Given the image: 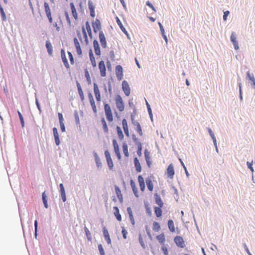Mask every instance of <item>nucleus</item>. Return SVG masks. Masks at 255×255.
<instances>
[{
  "label": "nucleus",
  "instance_id": "45",
  "mask_svg": "<svg viewBox=\"0 0 255 255\" xmlns=\"http://www.w3.org/2000/svg\"><path fill=\"white\" fill-rule=\"evenodd\" d=\"M53 136L54 138L55 143L57 146H58L60 144V137L58 132L54 133Z\"/></svg>",
  "mask_w": 255,
  "mask_h": 255
},
{
  "label": "nucleus",
  "instance_id": "42",
  "mask_svg": "<svg viewBox=\"0 0 255 255\" xmlns=\"http://www.w3.org/2000/svg\"><path fill=\"white\" fill-rule=\"evenodd\" d=\"M178 160L180 161V163L181 165H182V166L183 167V169L184 170V171H185V173L186 174V176L187 178L188 179H189V176H190V174L188 172V171L187 170V169L186 167L185 166L183 161H182V159L180 158V157L178 158Z\"/></svg>",
  "mask_w": 255,
  "mask_h": 255
},
{
  "label": "nucleus",
  "instance_id": "11",
  "mask_svg": "<svg viewBox=\"0 0 255 255\" xmlns=\"http://www.w3.org/2000/svg\"><path fill=\"white\" fill-rule=\"evenodd\" d=\"M230 41L233 44L234 47L236 50L239 49L238 41L237 39L236 33L235 32L233 31L230 36Z\"/></svg>",
  "mask_w": 255,
  "mask_h": 255
},
{
  "label": "nucleus",
  "instance_id": "63",
  "mask_svg": "<svg viewBox=\"0 0 255 255\" xmlns=\"http://www.w3.org/2000/svg\"><path fill=\"white\" fill-rule=\"evenodd\" d=\"M60 197L61 198L63 202H65L67 200V197L65 192H62L59 193Z\"/></svg>",
  "mask_w": 255,
  "mask_h": 255
},
{
  "label": "nucleus",
  "instance_id": "47",
  "mask_svg": "<svg viewBox=\"0 0 255 255\" xmlns=\"http://www.w3.org/2000/svg\"><path fill=\"white\" fill-rule=\"evenodd\" d=\"M138 242L141 246V247L143 249H146V246L144 244V242L143 241L142 235L140 233H139L138 234Z\"/></svg>",
  "mask_w": 255,
  "mask_h": 255
},
{
  "label": "nucleus",
  "instance_id": "49",
  "mask_svg": "<svg viewBox=\"0 0 255 255\" xmlns=\"http://www.w3.org/2000/svg\"><path fill=\"white\" fill-rule=\"evenodd\" d=\"M137 149H136V153L139 157L142 156V143L136 145Z\"/></svg>",
  "mask_w": 255,
  "mask_h": 255
},
{
  "label": "nucleus",
  "instance_id": "58",
  "mask_svg": "<svg viewBox=\"0 0 255 255\" xmlns=\"http://www.w3.org/2000/svg\"><path fill=\"white\" fill-rule=\"evenodd\" d=\"M121 228H122V234L123 235V239H127V235L128 234V232L124 227L122 226V227H121Z\"/></svg>",
  "mask_w": 255,
  "mask_h": 255
},
{
  "label": "nucleus",
  "instance_id": "13",
  "mask_svg": "<svg viewBox=\"0 0 255 255\" xmlns=\"http://www.w3.org/2000/svg\"><path fill=\"white\" fill-rule=\"evenodd\" d=\"M116 22H117L118 26H119V27L120 28L121 30H122V31L124 34H125L126 35L127 38L128 39H130V37L129 33L127 31V30H126L125 27L124 26L122 21H121V20L120 19V18L118 16H116Z\"/></svg>",
  "mask_w": 255,
  "mask_h": 255
},
{
  "label": "nucleus",
  "instance_id": "34",
  "mask_svg": "<svg viewBox=\"0 0 255 255\" xmlns=\"http://www.w3.org/2000/svg\"><path fill=\"white\" fill-rule=\"evenodd\" d=\"M167 226L169 231L171 233L175 232V228L174 227V222L172 219H169L167 221Z\"/></svg>",
  "mask_w": 255,
  "mask_h": 255
},
{
  "label": "nucleus",
  "instance_id": "27",
  "mask_svg": "<svg viewBox=\"0 0 255 255\" xmlns=\"http://www.w3.org/2000/svg\"><path fill=\"white\" fill-rule=\"evenodd\" d=\"M45 47L49 55L51 56L53 54V46L49 40L45 42Z\"/></svg>",
  "mask_w": 255,
  "mask_h": 255
},
{
  "label": "nucleus",
  "instance_id": "26",
  "mask_svg": "<svg viewBox=\"0 0 255 255\" xmlns=\"http://www.w3.org/2000/svg\"><path fill=\"white\" fill-rule=\"evenodd\" d=\"M156 239L158 241L161 246L165 245V242L166 240L164 233H162L160 235L156 236Z\"/></svg>",
  "mask_w": 255,
  "mask_h": 255
},
{
  "label": "nucleus",
  "instance_id": "51",
  "mask_svg": "<svg viewBox=\"0 0 255 255\" xmlns=\"http://www.w3.org/2000/svg\"><path fill=\"white\" fill-rule=\"evenodd\" d=\"M64 15L65 16L66 20L69 26H71V21L70 20V18L69 17V15L68 12L67 10L64 11Z\"/></svg>",
  "mask_w": 255,
  "mask_h": 255
},
{
  "label": "nucleus",
  "instance_id": "46",
  "mask_svg": "<svg viewBox=\"0 0 255 255\" xmlns=\"http://www.w3.org/2000/svg\"><path fill=\"white\" fill-rule=\"evenodd\" d=\"M114 188H115V193L116 194L117 198L121 197L123 196V194L121 192V189L118 185H115Z\"/></svg>",
  "mask_w": 255,
  "mask_h": 255
},
{
  "label": "nucleus",
  "instance_id": "43",
  "mask_svg": "<svg viewBox=\"0 0 255 255\" xmlns=\"http://www.w3.org/2000/svg\"><path fill=\"white\" fill-rule=\"evenodd\" d=\"M84 229L85 235L86 236L87 240L88 241H91L92 238L91 234L89 230L86 226H85Z\"/></svg>",
  "mask_w": 255,
  "mask_h": 255
},
{
  "label": "nucleus",
  "instance_id": "60",
  "mask_svg": "<svg viewBox=\"0 0 255 255\" xmlns=\"http://www.w3.org/2000/svg\"><path fill=\"white\" fill-rule=\"evenodd\" d=\"M105 115L106 119L109 122H112L113 121V115L112 113L105 114Z\"/></svg>",
  "mask_w": 255,
  "mask_h": 255
},
{
  "label": "nucleus",
  "instance_id": "12",
  "mask_svg": "<svg viewBox=\"0 0 255 255\" xmlns=\"http://www.w3.org/2000/svg\"><path fill=\"white\" fill-rule=\"evenodd\" d=\"M73 42L77 55L79 57H81L82 55V50L80 44L77 37H74Z\"/></svg>",
  "mask_w": 255,
  "mask_h": 255
},
{
  "label": "nucleus",
  "instance_id": "48",
  "mask_svg": "<svg viewBox=\"0 0 255 255\" xmlns=\"http://www.w3.org/2000/svg\"><path fill=\"white\" fill-rule=\"evenodd\" d=\"M17 113L18 115V117L20 120V122L21 125V127L23 128L24 127L25 123L24 120V118L22 114L19 112V111L17 110Z\"/></svg>",
  "mask_w": 255,
  "mask_h": 255
},
{
  "label": "nucleus",
  "instance_id": "15",
  "mask_svg": "<svg viewBox=\"0 0 255 255\" xmlns=\"http://www.w3.org/2000/svg\"><path fill=\"white\" fill-rule=\"evenodd\" d=\"M166 173L167 177L170 179H172L175 174L174 166L172 163H170L166 169Z\"/></svg>",
  "mask_w": 255,
  "mask_h": 255
},
{
  "label": "nucleus",
  "instance_id": "24",
  "mask_svg": "<svg viewBox=\"0 0 255 255\" xmlns=\"http://www.w3.org/2000/svg\"><path fill=\"white\" fill-rule=\"evenodd\" d=\"M113 210H114V215L116 218V219L119 221L121 222L122 220V215H121L120 213V210L119 208L117 206H114L113 207Z\"/></svg>",
  "mask_w": 255,
  "mask_h": 255
},
{
  "label": "nucleus",
  "instance_id": "50",
  "mask_svg": "<svg viewBox=\"0 0 255 255\" xmlns=\"http://www.w3.org/2000/svg\"><path fill=\"white\" fill-rule=\"evenodd\" d=\"M74 116L75 120V123L77 126L79 125L80 126V119L79 117L78 114V112L75 110L74 113Z\"/></svg>",
  "mask_w": 255,
  "mask_h": 255
},
{
  "label": "nucleus",
  "instance_id": "57",
  "mask_svg": "<svg viewBox=\"0 0 255 255\" xmlns=\"http://www.w3.org/2000/svg\"><path fill=\"white\" fill-rule=\"evenodd\" d=\"M88 5L89 10H95V5L92 1V0H88Z\"/></svg>",
  "mask_w": 255,
  "mask_h": 255
},
{
  "label": "nucleus",
  "instance_id": "56",
  "mask_svg": "<svg viewBox=\"0 0 255 255\" xmlns=\"http://www.w3.org/2000/svg\"><path fill=\"white\" fill-rule=\"evenodd\" d=\"M98 248L100 255H106L105 250L101 244H99L98 245Z\"/></svg>",
  "mask_w": 255,
  "mask_h": 255
},
{
  "label": "nucleus",
  "instance_id": "25",
  "mask_svg": "<svg viewBox=\"0 0 255 255\" xmlns=\"http://www.w3.org/2000/svg\"><path fill=\"white\" fill-rule=\"evenodd\" d=\"M70 7L71 10L72 14L75 20L78 18V13L77 12L76 8L73 2L70 3Z\"/></svg>",
  "mask_w": 255,
  "mask_h": 255
},
{
  "label": "nucleus",
  "instance_id": "21",
  "mask_svg": "<svg viewBox=\"0 0 255 255\" xmlns=\"http://www.w3.org/2000/svg\"><path fill=\"white\" fill-rule=\"evenodd\" d=\"M122 126L126 135L128 137L129 136L128 127L127 121L125 118L122 120Z\"/></svg>",
  "mask_w": 255,
  "mask_h": 255
},
{
  "label": "nucleus",
  "instance_id": "10",
  "mask_svg": "<svg viewBox=\"0 0 255 255\" xmlns=\"http://www.w3.org/2000/svg\"><path fill=\"white\" fill-rule=\"evenodd\" d=\"M122 90L126 96H129L130 94V88L128 82L124 80L122 84Z\"/></svg>",
  "mask_w": 255,
  "mask_h": 255
},
{
  "label": "nucleus",
  "instance_id": "64",
  "mask_svg": "<svg viewBox=\"0 0 255 255\" xmlns=\"http://www.w3.org/2000/svg\"><path fill=\"white\" fill-rule=\"evenodd\" d=\"M145 5L148 6L150 8H151L152 9V10L153 11H154V12L156 11V9L155 7L153 6V5L152 4V3L150 1H148V0L146 1Z\"/></svg>",
  "mask_w": 255,
  "mask_h": 255
},
{
  "label": "nucleus",
  "instance_id": "40",
  "mask_svg": "<svg viewBox=\"0 0 255 255\" xmlns=\"http://www.w3.org/2000/svg\"><path fill=\"white\" fill-rule=\"evenodd\" d=\"M84 75L88 84L91 85L92 83L89 71L87 68L84 70Z\"/></svg>",
  "mask_w": 255,
  "mask_h": 255
},
{
  "label": "nucleus",
  "instance_id": "3",
  "mask_svg": "<svg viewBox=\"0 0 255 255\" xmlns=\"http://www.w3.org/2000/svg\"><path fill=\"white\" fill-rule=\"evenodd\" d=\"M43 6L46 17L48 20L49 22L51 24L53 22V18L52 16L51 11L49 3L46 1H44Z\"/></svg>",
  "mask_w": 255,
  "mask_h": 255
},
{
  "label": "nucleus",
  "instance_id": "2",
  "mask_svg": "<svg viewBox=\"0 0 255 255\" xmlns=\"http://www.w3.org/2000/svg\"><path fill=\"white\" fill-rule=\"evenodd\" d=\"M104 154L109 169L110 170H113L114 164L111 157V153L109 152V150H105L104 151Z\"/></svg>",
  "mask_w": 255,
  "mask_h": 255
},
{
  "label": "nucleus",
  "instance_id": "22",
  "mask_svg": "<svg viewBox=\"0 0 255 255\" xmlns=\"http://www.w3.org/2000/svg\"><path fill=\"white\" fill-rule=\"evenodd\" d=\"M93 155L95 158V161L97 168L99 169H101L102 168V163L101 161V159L97 154L95 151L93 152Z\"/></svg>",
  "mask_w": 255,
  "mask_h": 255
},
{
  "label": "nucleus",
  "instance_id": "30",
  "mask_svg": "<svg viewBox=\"0 0 255 255\" xmlns=\"http://www.w3.org/2000/svg\"><path fill=\"white\" fill-rule=\"evenodd\" d=\"M42 200L43 203L44 207L47 209L49 207L48 204V197L46 193V191H44L42 193Z\"/></svg>",
  "mask_w": 255,
  "mask_h": 255
},
{
  "label": "nucleus",
  "instance_id": "23",
  "mask_svg": "<svg viewBox=\"0 0 255 255\" xmlns=\"http://www.w3.org/2000/svg\"><path fill=\"white\" fill-rule=\"evenodd\" d=\"M154 197L155 203L158 205V206L163 207V202L161 199L160 196L157 193H155L154 194Z\"/></svg>",
  "mask_w": 255,
  "mask_h": 255
},
{
  "label": "nucleus",
  "instance_id": "36",
  "mask_svg": "<svg viewBox=\"0 0 255 255\" xmlns=\"http://www.w3.org/2000/svg\"><path fill=\"white\" fill-rule=\"evenodd\" d=\"M144 206L145 209L146 214L151 217L152 216V212L150 207H149V203L147 201H144Z\"/></svg>",
  "mask_w": 255,
  "mask_h": 255
},
{
  "label": "nucleus",
  "instance_id": "54",
  "mask_svg": "<svg viewBox=\"0 0 255 255\" xmlns=\"http://www.w3.org/2000/svg\"><path fill=\"white\" fill-rule=\"evenodd\" d=\"M60 53H61V57L62 62L67 60V57L66 56L65 51L64 48H62L61 49Z\"/></svg>",
  "mask_w": 255,
  "mask_h": 255
},
{
  "label": "nucleus",
  "instance_id": "44",
  "mask_svg": "<svg viewBox=\"0 0 255 255\" xmlns=\"http://www.w3.org/2000/svg\"><path fill=\"white\" fill-rule=\"evenodd\" d=\"M34 238L37 239V237L38 236V223L37 220H35L34 221Z\"/></svg>",
  "mask_w": 255,
  "mask_h": 255
},
{
  "label": "nucleus",
  "instance_id": "1",
  "mask_svg": "<svg viewBox=\"0 0 255 255\" xmlns=\"http://www.w3.org/2000/svg\"><path fill=\"white\" fill-rule=\"evenodd\" d=\"M115 101L116 107L120 112H123L125 110V104L122 97L119 94L115 96Z\"/></svg>",
  "mask_w": 255,
  "mask_h": 255
},
{
  "label": "nucleus",
  "instance_id": "52",
  "mask_svg": "<svg viewBox=\"0 0 255 255\" xmlns=\"http://www.w3.org/2000/svg\"><path fill=\"white\" fill-rule=\"evenodd\" d=\"M167 246H168V245H162L161 247V250L162 251V252L164 255H169L168 250Z\"/></svg>",
  "mask_w": 255,
  "mask_h": 255
},
{
  "label": "nucleus",
  "instance_id": "7",
  "mask_svg": "<svg viewBox=\"0 0 255 255\" xmlns=\"http://www.w3.org/2000/svg\"><path fill=\"white\" fill-rule=\"evenodd\" d=\"M93 90L97 102L100 103L101 101V96L98 85L96 82L93 83Z\"/></svg>",
  "mask_w": 255,
  "mask_h": 255
},
{
  "label": "nucleus",
  "instance_id": "32",
  "mask_svg": "<svg viewBox=\"0 0 255 255\" xmlns=\"http://www.w3.org/2000/svg\"><path fill=\"white\" fill-rule=\"evenodd\" d=\"M145 182L148 190L150 192L152 191L153 189V184L151 179L148 177L145 179Z\"/></svg>",
  "mask_w": 255,
  "mask_h": 255
},
{
  "label": "nucleus",
  "instance_id": "37",
  "mask_svg": "<svg viewBox=\"0 0 255 255\" xmlns=\"http://www.w3.org/2000/svg\"><path fill=\"white\" fill-rule=\"evenodd\" d=\"M122 148H123V153H124L125 156L126 157H128L129 156V152L128 151V145L126 141L123 142Z\"/></svg>",
  "mask_w": 255,
  "mask_h": 255
},
{
  "label": "nucleus",
  "instance_id": "31",
  "mask_svg": "<svg viewBox=\"0 0 255 255\" xmlns=\"http://www.w3.org/2000/svg\"><path fill=\"white\" fill-rule=\"evenodd\" d=\"M101 123L102 125V128L105 133H108L109 132V128L107 122L104 117H102L101 119Z\"/></svg>",
  "mask_w": 255,
  "mask_h": 255
},
{
  "label": "nucleus",
  "instance_id": "29",
  "mask_svg": "<svg viewBox=\"0 0 255 255\" xmlns=\"http://www.w3.org/2000/svg\"><path fill=\"white\" fill-rule=\"evenodd\" d=\"M85 29L87 30V33L88 34V35L91 39L93 38V34L92 32V29L91 28V26L90 24V22L88 20L86 21L85 22Z\"/></svg>",
  "mask_w": 255,
  "mask_h": 255
},
{
  "label": "nucleus",
  "instance_id": "19",
  "mask_svg": "<svg viewBox=\"0 0 255 255\" xmlns=\"http://www.w3.org/2000/svg\"><path fill=\"white\" fill-rule=\"evenodd\" d=\"M131 124L135 127V130L139 134L140 136H142L143 135V132L141 127L139 123L137 121H135L131 122Z\"/></svg>",
  "mask_w": 255,
  "mask_h": 255
},
{
  "label": "nucleus",
  "instance_id": "17",
  "mask_svg": "<svg viewBox=\"0 0 255 255\" xmlns=\"http://www.w3.org/2000/svg\"><path fill=\"white\" fill-rule=\"evenodd\" d=\"M144 154L146 164L148 168H150L152 165V161L150 156V152L147 149H145L144 150Z\"/></svg>",
  "mask_w": 255,
  "mask_h": 255
},
{
  "label": "nucleus",
  "instance_id": "20",
  "mask_svg": "<svg viewBox=\"0 0 255 255\" xmlns=\"http://www.w3.org/2000/svg\"><path fill=\"white\" fill-rule=\"evenodd\" d=\"M133 163L135 168V170L137 173L141 171L142 167L139 162V161L137 157L135 156L133 158Z\"/></svg>",
  "mask_w": 255,
  "mask_h": 255
},
{
  "label": "nucleus",
  "instance_id": "41",
  "mask_svg": "<svg viewBox=\"0 0 255 255\" xmlns=\"http://www.w3.org/2000/svg\"><path fill=\"white\" fill-rule=\"evenodd\" d=\"M145 103H146L145 104H146V106L147 107V112H148L149 118H150L151 121H153V114H152V110H151L150 105H149V104L148 103V102L147 101H146Z\"/></svg>",
  "mask_w": 255,
  "mask_h": 255
},
{
  "label": "nucleus",
  "instance_id": "62",
  "mask_svg": "<svg viewBox=\"0 0 255 255\" xmlns=\"http://www.w3.org/2000/svg\"><path fill=\"white\" fill-rule=\"evenodd\" d=\"M145 231H146V234H147L148 238L150 240H152V235H151V231H150V229L148 228V225H146L145 226Z\"/></svg>",
  "mask_w": 255,
  "mask_h": 255
},
{
  "label": "nucleus",
  "instance_id": "39",
  "mask_svg": "<svg viewBox=\"0 0 255 255\" xmlns=\"http://www.w3.org/2000/svg\"><path fill=\"white\" fill-rule=\"evenodd\" d=\"M152 229L154 231L158 232L161 229L160 224L156 221H154L152 224Z\"/></svg>",
  "mask_w": 255,
  "mask_h": 255
},
{
  "label": "nucleus",
  "instance_id": "16",
  "mask_svg": "<svg viewBox=\"0 0 255 255\" xmlns=\"http://www.w3.org/2000/svg\"><path fill=\"white\" fill-rule=\"evenodd\" d=\"M99 40L102 47L106 48L107 46L106 38L103 31H100L99 33Z\"/></svg>",
  "mask_w": 255,
  "mask_h": 255
},
{
  "label": "nucleus",
  "instance_id": "53",
  "mask_svg": "<svg viewBox=\"0 0 255 255\" xmlns=\"http://www.w3.org/2000/svg\"><path fill=\"white\" fill-rule=\"evenodd\" d=\"M131 136H132V140L135 145L141 143V142L138 139V138L136 137V136L134 133L132 134Z\"/></svg>",
  "mask_w": 255,
  "mask_h": 255
},
{
  "label": "nucleus",
  "instance_id": "38",
  "mask_svg": "<svg viewBox=\"0 0 255 255\" xmlns=\"http://www.w3.org/2000/svg\"><path fill=\"white\" fill-rule=\"evenodd\" d=\"M105 114L112 113V111L110 105L106 103V102H103Z\"/></svg>",
  "mask_w": 255,
  "mask_h": 255
},
{
  "label": "nucleus",
  "instance_id": "18",
  "mask_svg": "<svg viewBox=\"0 0 255 255\" xmlns=\"http://www.w3.org/2000/svg\"><path fill=\"white\" fill-rule=\"evenodd\" d=\"M130 185L131 186V188L132 189V192L136 198L139 197V194H138V191L137 188L136 186L135 183L134 181L131 179L130 180Z\"/></svg>",
  "mask_w": 255,
  "mask_h": 255
},
{
  "label": "nucleus",
  "instance_id": "28",
  "mask_svg": "<svg viewBox=\"0 0 255 255\" xmlns=\"http://www.w3.org/2000/svg\"><path fill=\"white\" fill-rule=\"evenodd\" d=\"M163 207H159V206H154L153 209L154 213L157 218L161 217L162 215V208Z\"/></svg>",
  "mask_w": 255,
  "mask_h": 255
},
{
  "label": "nucleus",
  "instance_id": "14",
  "mask_svg": "<svg viewBox=\"0 0 255 255\" xmlns=\"http://www.w3.org/2000/svg\"><path fill=\"white\" fill-rule=\"evenodd\" d=\"M99 69L100 70L101 76L104 77L106 76V67L105 66V62L103 60H101L98 64Z\"/></svg>",
  "mask_w": 255,
  "mask_h": 255
},
{
  "label": "nucleus",
  "instance_id": "9",
  "mask_svg": "<svg viewBox=\"0 0 255 255\" xmlns=\"http://www.w3.org/2000/svg\"><path fill=\"white\" fill-rule=\"evenodd\" d=\"M116 75L119 81H121L123 79V68L121 65H118L115 68Z\"/></svg>",
  "mask_w": 255,
  "mask_h": 255
},
{
  "label": "nucleus",
  "instance_id": "61",
  "mask_svg": "<svg viewBox=\"0 0 255 255\" xmlns=\"http://www.w3.org/2000/svg\"><path fill=\"white\" fill-rule=\"evenodd\" d=\"M88 99H89V102H90V104L94 103L95 102L94 97H93V96L92 93L90 91L88 93Z\"/></svg>",
  "mask_w": 255,
  "mask_h": 255
},
{
  "label": "nucleus",
  "instance_id": "59",
  "mask_svg": "<svg viewBox=\"0 0 255 255\" xmlns=\"http://www.w3.org/2000/svg\"><path fill=\"white\" fill-rule=\"evenodd\" d=\"M67 53L71 64L73 65L74 64V58L72 53L69 51H67Z\"/></svg>",
  "mask_w": 255,
  "mask_h": 255
},
{
  "label": "nucleus",
  "instance_id": "33",
  "mask_svg": "<svg viewBox=\"0 0 255 255\" xmlns=\"http://www.w3.org/2000/svg\"><path fill=\"white\" fill-rule=\"evenodd\" d=\"M82 34L83 35V37L84 38V41H85V44L86 45H88L89 43L88 34L86 31L85 26L83 25L82 26Z\"/></svg>",
  "mask_w": 255,
  "mask_h": 255
},
{
  "label": "nucleus",
  "instance_id": "6",
  "mask_svg": "<svg viewBox=\"0 0 255 255\" xmlns=\"http://www.w3.org/2000/svg\"><path fill=\"white\" fill-rule=\"evenodd\" d=\"M92 26L95 33H97L99 31H101L102 25L99 19L96 18L95 21L92 20Z\"/></svg>",
  "mask_w": 255,
  "mask_h": 255
},
{
  "label": "nucleus",
  "instance_id": "35",
  "mask_svg": "<svg viewBox=\"0 0 255 255\" xmlns=\"http://www.w3.org/2000/svg\"><path fill=\"white\" fill-rule=\"evenodd\" d=\"M116 130L119 139L120 140H122L124 138V134L123 133L121 128L119 126H117Z\"/></svg>",
  "mask_w": 255,
  "mask_h": 255
},
{
  "label": "nucleus",
  "instance_id": "8",
  "mask_svg": "<svg viewBox=\"0 0 255 255\" xmlns=\"http://www.w3.org/2000/svg\"><path fill=\"white\" fill-rule=\"evenodd\" d=\"M174 242L178 248H183L185 247V241L182 236H175L174 238Z\"/></svg>",
  "mask_w": 255,
  "mask_h": 255
},
{
  "label": "nucleus",
  "instance_id": "5",
  "mask_svg": "<svg viewBox=\"0 0 255 255\" xmlns=\"http://www.w3.org/2000/svg\"><path fill=\"white\" fill-rule=\"evenodd\" d=\"M246 80L248 81V83L252 88H255V78L254 74L251 73L250 71H248L246 73Z\"/></svg>",
  "mask_w": 255,
  "mask_h": 255
},
{
  "label": "nucleus",
  "instance_id": "4",
  "mask_svg": "<svg viewBox=\"0 0 255 255\" xmlns=\"http://www.w3.org/2000/svg\"><path fill=\"white\" fill-rule=\"evenodd\" d=\"M112 143L114 148V151L115 153V154L119 160H120L122 159V155L120 150L119 145L118 143L116 140V139L114 138L112 139Z\"/></svg>",
  "mask_w": 255,
  "mask_h": 255
},
{
  "label": "nucleus",
  "instance_id": "55",
  "mask_svg": "<svg viewBox=\"0 0 255 255\" xmlns=\"http://www.w3.org/2000/svg\"><path fill=\"white\" fill-rule=\"evenodd\" d=\"M132 110H133L132 113H131L130 114V119H131V122L135 121L134 119H135V115L136 114V107H134L132 109Z\"/></svg>",
  "mask_w": 255,
  "mask_h": 255
}]
</instances>
